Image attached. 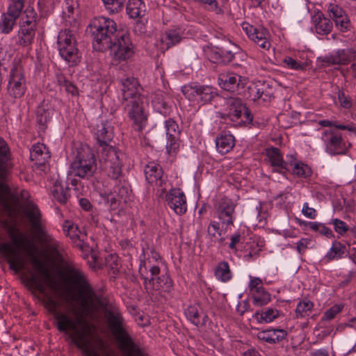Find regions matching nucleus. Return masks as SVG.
Instances as JSON below:
<instances>
[{
    "mask_svg": "<svg viewBox=\"0 0 356 356\" xmlns=\"http://www.w3.org/2000/svg\"><path fill=\"white\" fill-rule=\"evenodd\" d=\"M313 306V303L309 300L300 302L296 309V318H300L309 316V313L311 312Z\"/></svg>",
    "mask_w": 356,
    "mask_h": 356,
    "instance_id": "44",
    "label": "nucleus"
},
{
    "mask_svg": "<svg viewBox=\"0 0 356 356\" xmlns=\"http://www.w3.org/2000/svg\"><path fill=\"white\" fill-rule=\"evenodd\" d=\"M165 131L168 141L166 149L168 154L177 152L179 147L180 131L178 124L172 119L165 121Z\"/></svg>",
    "mask_w": 356,
    "mask_h": 356,
    "instance_id": "20",
    "label": "nucleus"
},
{
    "mask_svg": "<svg viewBox=\"0 0 356 356\" xmlns=\"http://www.w3.org/2000/svg\"><path fill=\"white\" fill-rule=\"evenodd\" d=\"M106 8L112 13L120 12L124 6L125 0H102Z\"/></svg>",
    "mask_w": 356,
    "mask_h": 356,
    "instance_id": "47",
    "label": "nucleus"
},
{
    "mask_svg": "<svg viewBox=\"0 0 356 356\" xmlns=\"http://www.w3.org/2000/svg\"><path fill=\"white\" fill-rule=\"evenodd\" d=\"M165 201L177 214H184L187 210L184 193L179 188H173L165 195Z\"/></svg>",
    "mask_w": 356,
    "mask_h": 356,
    "instance_id": "19",
    "label": "nucleus"
},
{
    "mask_svg": "<svg viewBox=\"0 0 356 356\" xmlns=\"http://www.w3.org/2000/svg\"><path fill=\"white\" fill-rule=\"evenodd\" d=\"M321 139L325 145L326 152L331 155L344 154V142L341 134L337 130H325Z\"/></svg>",
    "mask_w": 356,
    "mask_h": 356,
    "instance_id": "16",
    "label": "nucleus"
},
{
    "mask_svg": "<svg viewBox=\"0 0 356 356\" xmlns=\"http://www.w3.org/2000/svg\"><path fill=\"white\" fill-rule=\"evenodd\" d=\"M29 254L31 257L33 266H34L35 269L44 278L45 283L49 284L50 288L54 289L55 285L51 282L49 270L45 264L41 261L32 251H29Z\"/></svg>",
    "mask_w": 356,
    "mask_h": 356,
    "instance_id": "36",
    "label": "nucleus"
},
{
    "mask_svg": "<svg viewBox=\"0 0 356 356\" xmlns=\"http://www.w3.org/2000/svg\"><path fill=\"white\" fill-rule=\"evenodd\" d=\"M10 149L6 141L0 138V178L4 179L8 175Z\"/></svg>",
    "mask_w": 356,
    "mask_h": 356,
    "instance_id": "32",
    "label": "nucleus"
},
{
    "mask_svg": "<svg viewBox=\"0 0 356 356\" xmlns=\"http://www.w3.org/2000/svg\"><path fill=\"white\" fill-rule=\"evenodd\" d=\"M53 113V109L47 105H41L38 107L36 120L40 130L44 131L47 128V124L52 118Z\"/></svg>",
    "mask_w": 356,
    "mask_h": 356,
    "instance_id": "34",
    "label": "nucleus"
},
{
    "mask_svg": "<svg viewBox=\"0 0 356 356\" xmlns=\"http://www.w3.org/2000/svg\"><path fill=\"white\" fill-rule=\"evenodd\" d=\"M123 103L130 119L136 126L135 129L141 131L147 121V117L144 113L142 106L141 96H135V97L123 101Z\"/></svg>",
    "mask_w": 356,
    "mask_h": 356,
    "instance_id": "13",
    "label": "nucleus"
},
{
    "mask_svg": "<svg viewBox=\"0 0 356 356\" xmlns=\"http://www.w3.org/2000/svg\"><path fill=\"white\" fill-rule=\"evenodd\" d=\"M318 124L321 125L322 127H334L335 128L341 130H348V131H354L355 129L352 127H349L347 125H343V124H337L336 123L333 122L332 121H330L327 120H320L318 122Z\"/></svg>",
    "mask_w": 356,
    "mask_h": 356,
    "instance_id": "57",
    "label": "nucleus"
},
{
    "mask_svg": "<svg viewBox=\"0 0 356 356\" xmlns=\"http://www.w3.org/2000/svg\"><path fill=\"white\" fill-rule=\"evenodd\" d=\"M220 224H221L220 222H216L215 220L210 222L207 227V232L211 237L217 238L222 235L224 227L221 225L220 227Z\"/></svg>",
    "mask_w": 356,
    "mask_h": 356,
    "instance_id": "48",
    "label": "nucleus"
},
{
    "mask_svg": "<svg viewBox=\"0 0 356 356\" xmlns=\"http://www.w3.org/2000/svg\"><path fill=\"white\" fill-rule=\"evenodd\" d=\"M63 231L67 237H69L75 246L80 249L83 248L84 242L83 237L85 236L79 229L77 225L70 220L64 221Z\"/></svg>",
    "mask_w": 356,
    "mask_h": 356,
    "instance_id": "23",
    "label": "nucleus"
},
{
    "mask_svg": "<svg viewBox=\"0 0 356 356\" xmlns=\"http://www.w3.org/2000/svg\"><path fill=\"white\" fill-rule=\"evenodd\" d=\"M105 200L111 210L118 209L122 204L115 193H112L105 195Z\"/></svg>",
    "mask_w": 356,
    "mask_h": 356,
    "instance_id": "53",
    "label": "nucleus"
},
{
    "mask_svg": "<svg viewBox=\"0 0 356 356\" xmlns=\"http://www.w3.org/2000/svg\"><path fill=\"white\" fill-rule=\"evenodd\" d=\"M24 13L26 17V19L23 21L22 22H33L35 26H37L36 22V18H37V14L34 11V9L33 8H27L24 10Z\"/></svg>",
    "mask_w": 356,
    "mask_h": 356,
    "instance_id": "63",
    "label": "nucleus"
},
{
    "mask_svg": "<svg viewBox=\"0 0 356 356\" xmlns=\"http://www.w3.org/2000/svg\"><path fill=\"white\" fill-rule=\"evenodd\" d=\"M239 48L229 40H223L217 45L208 47L206 51L209 59L216 63L227 64L232 62Z\"/></svg>",
    "mask_w": 356,
    "mask_h": 356,
    "instance_id": "9",
    "label": "nucleus"
},
{
    "mask_svg": "<svg viewBox=\"0 0 356 356\" xmlns=\"http://www.w3.org/2000/svg\"><path fill=\"white\" fill-rule=\"evenodd\" d=\"M342 309L343 306L340 305L332 306L324 313L322 321H331L334 319L342 311Z\"/></svg>",
    "mask_w": 356,
    "mask_h": 356,
    "instance_id": "51",
    "label": "nucleus"
},
{
    "mask_svg": "<svg viewBox=\"0 0 356 356\" xmlns=\"http://www.w3.org/2000/svg\"><path fill=\"white\" fill-rule=\"evenodd\" d=\"M252 300L254 305L261 307L270 301V295L268 292L259 295H252Z\"/></svg>",
    "mask_w": 356,
    "mask_h": 356,
    "instance_id": "50",
    "label": "nucleus"
},
{
    "mask_svg": "<svg viewBox=\"0 0 356 356\" xmlns=\"http://www.w3.org/2000/svg\"><path fill=\"white\" fill-rule=\"evenodd\" d=\"M239 78L240 76L232 73L222 74L218 77V84L225 90L234 92L238 87Z\"/></svg>",
    "mask_w": 356,
    "mask_h": 356,
    "instance_id": "33",
    "label": "nucleus"
},
{
    "mask_svg": "<svg viewBox=\"0 0 356 356\" xmlns=\"http://www.w3.org/2000/svg\"><path fill=\"white\" fill-rule=\"evenodd\" d=\"M126 10L129 17L136 19V26L140 31L145 29V24L143 18L146 13L145 5L141 0H129Z\"/></svg>",
    "mask_w": 356,
    "mask_h": 356,
    "instance_id": "21",
    "label": "nucleus"
},
{
    "mask_svg": "<svg viewBox=\"0 0 356 356\" xmlns=\"http://www.w3.org/2000/svg\"><path fill=\"white\" fill-rule=\"evenodd\" d=\"M51 154L48 147L43 143L34 144L30 149V159L37 170L45 172L49 168Z\"/></svg>",
    "mask_w": 356,
    "mask_h": 356,
    "instance_id": "14",
    "label": "nucleus"
},
{
    "mask_svg": "<svg viewBox=\"0 0 356 356\" xmlns=\"http://www.w3.org/2000/svg\"><path fill=\"white\" fill-rule=\"evenodd\" d=\"M196 1L202 3L206 6V8L212 11L219 13L221 9L218 6L217 0H195Z\"/></svg>",
    "mask_w": 356,
    "mask_h": 356,
    "instance_id": "60",
    "label": "nucleus"
},
{
    "mask_svg": "<svg viewBox=\"0 0 356 356\" xmlns=\"http://www.w3.org/2000/svg\"><path fill=\"white\" fill-rule=\"evenodd\" d=\"M96 170V159L92 149L88 145L77 149L74 160L71 163V173L81 179H89Z\"/></svg>",
    "mask_w": 356,
    "mask_h": 356,
    "instance_id": "5",
    "label": "nucleus"
},
{
    "mask_svg": "<svg viewBox=\"0 0 356 356\" xmlns=\"http://www.w3.org/2000/svg\"><path fill=\"white\" fill-rule=\"evenodd\" d=\"M293 172L295 175L304 177L309 176L311 173L309 168L303 163H296Z\"/></svg>",
    "mask_w": 356,
    "mask_h": 356,
    "instance_id": "52",
    "label": "nucleus"
},
{
    "mask_svg": "<svg viewBox=\"0 0 356 356\" xmlns=\"http://www.w3.org/2000/svg\"><path fill=\"white\" fill-rule=\"evenodd\" d=\"M333 225H334V230L341 235L348 231V227L346 222L339 219H334Z\"/></svg>",
    "mask_w": 356,
    "mask_h": 356,
    "instance_id": "62",
    "label": "nucleus"
},
{
    "mask_svg": "<svg viewBox=\"0 0 356 356\" xmlns=\"http://www.w3.org/2000/svg\"><path fill=\"white\" fill-rule=\"evenodd\" d=\"M261 90L263 91L262 93H260V100L262 102L270 101V99L274 97L271 88L268 87V85L261 83Z\"/></svg>",
    "mask_w": 356,
    "mask_h": 356,
    "instance_id": "56",
    "label": "nucleus"
},
{
    "mask_svg": "<svg viewBox=\"0 0 356 356\" xmlns=\"http://www.w3.org/2000/svg\"><path fill=\"white\" fill-rule=\"evenodd\" d=\"M113 193L122 204H127L131 200V190L127 186L120 184L115 186Z\"/></svg>",
    "mask_w": 356,
    "mask_h": 356,
    "instance_id": "41",
    "label": "nucleus"
},
{
    "mask_svg": "<svg viewBox=\"0 0 356 356\" xmlns=\"http://www.w3.org/2000/svg\"><path fill=\"white\" fill-rule=\"evenodd\" d=\"M121 82L123 101L140 95L138 92L139 84L134 77H127Z\"/></svg>",
    "mask_w": 356,
    "mask_h": 356,
    "instance_id": "30",
    "label": "nucleus"
},
{
    "mask_svg": "<svg viewBox=\"0 0 356 356\" xmlns=\"http://www.w3.org/2000/svg\"><path fill=\"white\" fill-rule=\"evenodd\" d=\"M345 247L339 242L335 241L332 243V248L326 254L329 261L340 257L344 252Z\"/></svg>",
    "mask_w": 356,
    "mask_h": 356,
    "instance_id": "46",
    "label": "nucleus"
},
{
    "mask_svg": "<svg viewBox=\"0 0 356 356\" xmlns=\"http://www.w3.org/2000/svg\"><path fill=\"white\" fill-rule=\"evenodd\" d=\"M26 90V81L22 65H15L10 70L7 86L8 94L13 98L22 97Z\"/></svg>",
    "mask_w": 356,
    "mask_h": 356,
    "instance_id": "11",
    "label": "nucleus"
},
{
    "mask_svg": "<svg viewBox=\"0 0 356 356\" xmlns=\"http://www.w3.org/2000/svg\"><path fill=\"white\" fill-rule=\"evenodd\" d=\"M24 7L22 0H15L9 3L7 11L1 15L0 31L2 33L8 34L13 31Z\"/></svg>",
    "mask_w": 356,
    "mask_h": 356,
    "instance_id": "12",
    "label": "nucleus"
},
{
    "mask_svg": "<svg viewBox=\"0 0 356 356\" xmlns=\"http://www.w3.org/2000/svg\"><path fill=\"white\" fill-rule=\"evenodd\" d=\"M328 12L330 13V17L334 21L343 15H344L345 11L339 6L334 4H330L328 8Z\"/></svg>",
    "mask_w": 356,
    "mask_h": 356,
    "instance_id": "55",
    "label": "nucleus"
},
{
    "mask_svg": "<svg viewBox=\"0 0 356 356\" xmlns=\"http://www.w3.org/2000/svg\"><path fill=\"white\" fill-rule=\"evenodd\" d=\"M57 44L60 56L69 66L77 65L81 62V54L71 31L67 29L60 31L58 35Z\"/></svg>",
    "mask_w": 356,
    "mask_h": 356,
    "instance_id": "6",
    "label": "nucleus"
},
{
    "mask_svg": "<svg viewBox=\"0 0 356 356\" xmlns=\"http://www.w3.org/2000/svg\"><path fill=\"white\" fill-rule=\"evenodd\" d=\"M266 155L272 166L277 167L278 172L284 173L289 170L288 163L285 162L281 155L280 150L277 147H270L266 149Z\"/></svg>",
    "mask_w": 356,
    "mask_h": 356,
    "instance_id": "31",
    "label": "nucleus"
},
{
    "mask_svg": "<svg viewBox=\"0 0 356 356\" xmlns=\"http://www.w3.org/2000/svg\"><path fill=\"white\" fill-rule=\"evenodd\" d=\"M24 213L31 225L34 234L44 227L42 214L35 204H29L24 209Z\"/></svg>",
    "mask_w": 356,
    "mask_h": 356,
    "instance_id": "24",
    "label": "nucleus"
},
{
    "mask_svg": "<svg viewBox=\"0 0 356 356\" xmlns=\"http://www.w3.org/2000/svg\"><path fill=\"white\" fill-rule=\"evenodd\" d=\"M334 22L335 25L342 31H347L350 26V20L346 14L338 19H336Z\"/></svg>",
    "mask_w": 356,
    "mask_h": 356,
    "instance_id": "59",
    "label": "nucleus"
},
{
    "mask_svg": "<svg viewBox=\"0 0 356 356\" xmlns=\"http://www.w3.org/2000/svg\"><path fill=\"white\" fill-rule=\"evenodd\" d=\"M27 287L30 290L38 291L40 293L44 294L46 292V286L43 282L35 274H32L27 278Z\"/></svg>",
    "mask_w": 356,
    "mask_h": 356,
    "instance_id": "43",
    "label": "nucleus"
},
{
    "mask_svg": "<svg viewBox=\"0 0 356 356\" xmlns=\"http://www.w3.org/2000/svg\"><path fill=\"white\" fill-rule=\"evenodd\" d=\"M37 26L33 22H21L17 33V44L22 47H28L33 44Z\"/></svg>",
    "mask_w": 356,
    "mask_h": 356,
    "instance_id": "22",
    "label": "nucleus"
},
{
    "mask_svg": "<svg viewBox=\"0 0 356 356\" xmlns=\"http://www.w3.org/2000/svg\"><path fill=\"white\" fill-rule=\"evenodd\" d=\"M181 90L186 97L199 96L204 104L211 102L217 95L216 89L209 86L198 84L184 86Z\"/></svg>",
    "mask_w": 356,
    "mask_h": 356,
    "instance_id": "18",
    "label": "nucleus"
},
{
    "mask_svg": "<svg viewBox=\"0 0 356 356\" xmlns=\"http://www.w3.org/2000/svg\"><path fill=\"white\" fill-rule=\"evenodd\" d=\"M37 238L44 243L49 250L56 257L60 256L59 248L60 242L57 241L51 235L49 234L45 229V227L40 231L35 233Z\"/></svg>",
    "mask_w": 356,
    "mask_h": 356,
    "instance_id": "29",
    "label": "nucleus"
},
{
    "mask_svg": "<svg viewBox=\"0 0 356 356\" xmlns=\"http://www.w3.org/2000/svg\"><path fill=\"white\" fill-rule=\"evenodd\" d=\"M51 193L55 200L63 204H66L70 197L68 189L67 188H64L60 184H55L53 186L51 189Z\"/></svg>",
    "mask_w": 356,
    "mask_h": 356,
    "instance_id": "40",
    "label": "nucleus"
},
{
    "mask_svg": "<svg viewBox=\"0 0 356 356\" xmlns=\"http://www.w3.org/2000/svg\"><path fill=\"white\" fill-rule=\"evenodd\" d=\"M145 179L148 183L157 186L159 196L161 197L166 191L165 180L163 177V169L159 164L154 162L147 163L144 169Z\"/></svg>",
    "mask_w": 356,
    "mask_h": 356,
    "instance_id": "15",
    "label": "nucleus"
},
{
    "mask_svg": "<svg viewBox=\"0 0 356 356\" xmlns=\"http://www.w3.org/2000/svg\"><path fill=\"white\" fill-rule=\"evenodd\" d=\"M286 331L283 329H267L258 332L259 339L269 343L281 341L286 337Z\"/></svg>",
    "mask_w": 356,
    "mask_h": 356,
    "instance_id": "27",
    "label": "nucleus"
},
{
    "mask_svg": "<svg viewBox=\"0 0 356 356\" xmlns=\"http://www.w3.org/2000/svg\"><path fill=\"white\" fill-rule=\"evenodd\" d=\"M227 116L232 121H237L241 118V111L245 109V104L237 97H229L225 99Z\"/></svg>",
    "mask_w": 356,
    "mask_h": 356,
    "instance_id": "25",
    "label": "nucleus"
},
{
    "mask_svg": "<svg viewBox=\"0 0 356 356\" xmlns=\"http://www.w3.org/2000/svg\"><path fill=\"white\" fill-rule=\"evenodd\" d=\"M151 277H145L141 273V278L144 280L145 289L147 293H151L154 291L162 290L170 293L173 288V282L169 275L165 273L160 275V268L158 266H152L149 269Z\"/></svg>",
    "mask_w": 356,
    "mask_h": 356,
    "instance_id": "10",
    "label": "nucleus"
},
{
    "mask_svg": "<svg viewBox=\"0 0 356 356\" xmlns=\"http://www.w3.org/2000/svg\"><path fill=\"white\" fill-rule=\"evenodd\" d=\"M122 30L117 29L114 20L104 16L95 17L87 28L92 39L93 47L98 51H105V47L111 44V40Z\"/></svg>",
    "mask_w": 356,
    "mask_h": 356,
    "instance_id": "4",
    "label": "nucleus"
},
{
    "mask_svg": "<svg viewBox=\"0 0 356 356\" xmlns=\"http://www.w3.org/2000/svg\"><path fill=\"white\" fill-rule=\"evenodd\" d=\"M267 36L268 32L266 29H256V31L253 33L250 38L262 49L268 50L270 47V43Z\"/></svg>",
    "mask_w": 356,
    "mask_h": 356,
    "instance_id": "37",
    "label": "nucleus"
},
{
    "mask_svg": "<svg viewBox=\"0 0 356 356\" xmlns=\"http://www.w3.org/2000/svg\"><path fill=\"white\" fill-rule=\"evenodd\" d=\"M262 92L261 90V83L252 84L247 88L245 95L251 101L256 102L260 100V93H262Z\"/></svg>",
    "mask_w": 356,
    "mask_h": 356,
    "instance_id": "45",
    "label": "nucleus"
},
{
    "mask_svg": "<svg viewBox=\"0 0 356 356\" xmlns=\"http://www.w3.org/2000/svg\"><path fill=\"white\" fill-rule=\"evenodd\" d=\"M235 145L234 137L231 134H220L216 139L217 150L221 154L228 153L232 149Z\"/></svg>",
    "mask_w": 356,
    "mask_h": 356,
    "instance_id": "35",
    "label": "nucleus"
},
{
    "mask_svg": "<svg viewBox=\"0 0 356 356\" xmlns=\"http://www.w3.org/2000/svg\"><path fill=\"white\" fill-rule=\"evenodd\" d=\"M60 277L65 291L87 315L93 316L99 312L104 314L109 329L127 356H148L127 332L119 309L106 296L96 292L87 274L78 264L65 262Z\"/></svg>",
    "mask_w": 356,
    "mask_h": 356,
    "instance_id": "1",
    "label": "nucleus"
},
{
    "mask_svg": "<svg viewBox=\"0 0 356 356\" xmlns=\"http://www.w3.org/2000/svg\"><path fill=\"white\" fill-rule=\"evenodd\" d=\"M108 46L105 47V51L109 50L111 56L116 61L125 60L134 54V46L130 35L124 30L120 31Z\"/></svg>",
    "mask_w": 356,
    "mask_h": 356,
    "instance_id": "8",
    "label": "nucleus"
},
{
    "mask_svg": "<svg viewBox=\"0 0 356 356\" xmlns=\"http://www.w3.org/2000/svg\"><path fill=\"white\" fill-rule=\"evenodd\" d=\"M182 35L179 30L170 29L165 32L161 38V42H165L166 49L170 48L181 42Z\"/></svg>",
    "mask_w": 356,
    "mask_h": 356,
    "instance_id": "38",
    "label": "nucleus"
},
{
    "mask_svg": "<svg viewBox=\"0 0 356 356\" xmlns=\"http://www.w3.org/2000/svg\"><path fill=\"white\" fill-rule=\"evenodd\" d=\"M312 22L314 26L315 31L319 35H327L333 27L332 21L325 17L322 12L318 11L312 16Z\"/></svg>",
    "mask_w": 356,
    "mask_h": 356,
    "instance_id": "26",
    "label": "nucleus"
},
{
    "mask_svg": "<svg viewBox=\"0 0 356 356\" xmlns=\"http://www.w3.org/2000/svg\"><path fill=\"white\" fill-rule=\"evenodd\" d=\"M106 265L113 273L119 271L120 263L118 257L115 254H111L106 257Z\"/></svg>",
    "mask_w": 356,
    "mask_h": 356,
    "instance_id": "49",
    "label": "nucleus"
},
{
    "mask_svg": "<svg viewBox=\"0 0 356 356\" xmlns=\"http://www.w3.org/2000/svg\"><path fill=\"white\" fill-rule=\"evenodd\" d=\"M12 243L5 242L0 243V254L9 264V268L15 273L25 268V261L22 256L21 242L13 235H10Z\"/></svg>",
    "mask_w": 356,
    "mask_h": 356,
    "instance_id": "7",
    "label": "nucleus"
},
{
    "mask_svg": "<svg viewBox=\"0 0 356 356\" xmlns=\"http://www.w3.org/2000/svg\"><path fill=\"white\" fill-rule=\"evenodd\" d=\"M187 318L195 325L204 326L208 316L197 305H190L185 312Z\"/></svg>",
    "mask_w": 356,
    "mask_h": 356,
    "instance_id": "28",
    "label": "nucleus"
},
{
    "mask_svg": "<svg viewBox=\"0 0 356 356\" xmlns=\"http://www.w3.org/2000/svg\"><path fill=\"white\" fill-rule=\"evenodd\" d=\"M95 134L98 144L97 152L102 168L107 175L117 179L122 173L124 154L108 143L113 138V127L108 121L97 124Z\"/></svg>",
    "mask_w": 356,
    "mask_h": 356,
    "instance_id": "2",
    "label": "nucleus"
},
{
    "mask_svg": "<svg viewBox=\"0 0 356 356\" xmlns=\"http://www.w3.org/2000/svg\"><path fill=\"white\" fill-rule=\"evenodd\" d=\"M284 63L289 68L292 70H298L304 69V66L302 63H298L296 60L291 57H286L284 59Z\"/></svg>",
    "mask_w": 356,
    "mask_h": 356,
    "instance_id": "61",
    "label": "nucleus"
},
{
    "mask_svg": "<svg viewBox=\"0 0 356 356\" xmlns=\"http://www.w3.org/2000/svg\"><path fill=\"white\" fill-rule=\"evenodd\" d=\"M48 303L55 312L54 317L58 330L67 334L72 342L83 351L85 356H101L90 347V342L88 338V331L81 318L76 316L75 318H72L68 314L56 312L57 304L52 298L49 299Z\"/></svg>",
    "mask_w": 356,
    "mask_h": 356,
    "instance_id": "3",
    "label": "nucleus"
},
{
    "mask_svg": "<svg viewBox=\"0 0 356 356\" xmlns=\"http://www.w3.org/2000/svg\"><path fill=\"white\" fill-rule=\"evenodd\" d=\"M338 100L341 106L343 108H350L353 105L351 98L348 95H346L342 90L338 91Z\"/></svg>",
    "mask_w": 356,
    "mask_h": 356,
    "instance_id": "54",
    "label": "nucleus"
},
{
    "mask_svg": "<svg viewBox=\"0 0 356 356\" xmlns=\"http://www.w3.org/2000/svg\"><path fill=\"white\" fill-rule=\"evenodd\" d=\"M302 213L306 217L314 219L316 216V211L309 207L308 203H305L302 207Z\"/></svg>",
    "mask_w": 356,
    "mask_h": 356,
    "instance_id": "64",
    "label": "nucleus"
},
{
    "mask_svg": "<svg viewBox=\"0 0 356 356\" xmlns=\"http://www.w3.org/2000/svg\"><path fill=\"white\" fill-rule=\"evenodd\" d=\"M280 312L276 309L268 308L266 311L255 312L254 317L259 323H270L279 316Z\"/></svg>",
    "mask_w": 356,
    "mask_h": 356,
    "instance_id": "39",
    "label": "nucleus"
},
{
    "mask_svg": "<svg viewBox=\"0 0 356 356\" xmlns=\"http://www.w3.org/2000/svg\"><path fill=\"white\" fill-rule=\"evenodd\" d=\"M236 204L229 199H222L216 204L215 213L225 229L233 225Z\"/></svg>",
    "mask_w": 356,
    "mask_h": 356,
    "instance_id": "17",
    "label": "nucleus"
},
{
    "mask_svg": "<svg viewBox=\"0 0 356 356\" xmlns=\"http://www.w3.org/2000/svg\"><path fill=\"white\" fill-rule=\"evenodd\" d=\"M338 65H346L350 61V56L346 49H339L336 52Z\"/></svg>",
    "mask_w": 356,
    "mask_h": 356,
    "instance_id": "58",
    "label": "nucleus"
},
{
    "mask_svg": "<svg viewBox=\"0 0 356 356\" xmlns=\"http://www.w3.org/2000/svg\"><path fill=\"white\" fill-rule=\"evenodd\" d=\"M216 277L222 282H227L231 279V271L227 262L222 261L216 267Z\"/></svg>",
    "mask_w": 356,
    "mask_h": 356,
    "instance_id": "42",
    "label": "nucleus"
}]
</instances>
